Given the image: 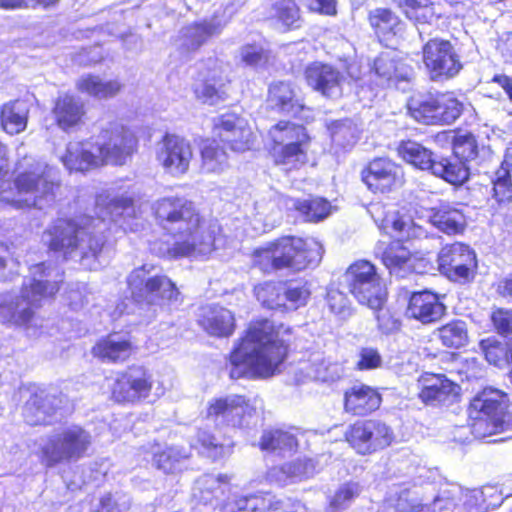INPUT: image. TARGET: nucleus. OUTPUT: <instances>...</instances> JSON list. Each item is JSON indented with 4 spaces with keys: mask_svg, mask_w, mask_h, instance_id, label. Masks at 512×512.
<instances>
[{
    "mask_svg": "<svg viewBox=\"0 0 512 512\" xmlns=\"http://www.w3.org/2000/svg\"><path fill=\"white\" fill-rule=\"evenodd\" d=\"M420 399L427 405H451L459 397L460 387L445 375H427L422 378Z\"/></svg>",
    "mask_w": 512,
    "mask_h": 512,
    "instance_id": "5701e85b",
    "label": "nucleus"
},
{
    "mask_svg": "<svg viewBox=\"0 0 512 512\" xmlns=\"http://www.w3.org/2000/svg\"><path fill=\"white\" fill-rule=\"evenodd\" d=\"M62 398L50 393L33 394L23 408L25 422L30 426L49 425L60 408Z\"/></svg>",
    "mask_w": 512,
    "mask_h": 512,
    "instance_id": "b1692460",
    "label": "nucleus"
},
{
    "mask_svg": "<svg viewBox=\"0 0 512 512\" xmlns=\"http://www.w3.org/2000/svg\"><path fill=\"white\" fill-rule=\"evenodd\" d=\"M93 443L92 434L78 424H65L41 436L35 443V454L47 468L77 462L84 458Z\"/></svg>",
    "mask_w": 512,
    "mask_h": 512,
    "instance_id": "6e6552de",
    "label": "nucleus"
},
{
    "mask_svg": "<svg viewBox=\"0 0 512 512\" xmlns=\"http://www.w3.org/2000/svg\"><path fill=\"white\" fill-rule=\"evenodd\" d=\"M362 181L372 192H389L400 183L402 169L388 158H376L362 170Z\"/></svg>",
    "mask_w": 512,
    "mask_h": 512,
    "instance_id": "aec40b11",
    "label": "nucleus"
},
{
    "mask_svg": "<svg viewBox=\"0 0 512 512\" xmlns=\"http://www.w3.org/2000/svg\"><path fill=\"white\" fill-rule=\"evenodd\" d=\"M76 86L80 92L99 99L114 97L122 88V84L116 79L103 80L91 74L81 76Z\"/></svg>",
    "mask_w": 512,
    "mask_h": 512,
    "instance_id": "58836bf2",
    "label": "nucleus"
},
{
    "mask_svg": "<svg viewBox=\"0 0 512 512\" xmlns=\"http://www.w3.org/2000/svg\"><path fill=\"white\" fill-rule=\"evenodd\" d=\"M437 125H450L462 114L464 105L453 93H437Z\"/></svg>",
    "mask_w": 512,
    "mask_h": 512,
    "instance_id": "8fccbe9b",
    "label": "nucleus"
},
{
    "mask_svg": "<svg viewBox=\"0 0 512 512\" xmlns=\"http://www.w3.org/2000/svg\"><path fill=\"white\" fill-rule=\"evenodd\" d=\"M198 323L208 334L216 337H229L235 329L233 313L217 305L203 307Z\"/></svg>",
    "mask_w": 512,
    "mask_h": 512,
    "instance_id": "bb28decb",
    "label": "nucleus"
},
{
    "mask_svg": "<svg viewBox=\"0 0 512 512\" xmlns=\"http://www.w3.org/2000/svg\"><path fill=\"white\" fill-rule=\"evenodd\" d=\"M214 126L220 141L232 151L243 152L251 148L252 131L243 118L234 113L223 114L215 120Z\"/></svg>",
    "mask_w": 512,
    "mask_h": 512,
    "instance_id": "412c9836",
    "label": "nucleus"
},
{
    "mask_svg": "<svg viewBox=\"0 0 512 512\" xmlns=\"http://www.w3.org/2000/svg\"><path fill=\"white\" fill-rule=\"evenodd\" d=\"M438 337L447 348L464 347L468 343L467 325L462 320H453L438 329Z\"/></svg>",
    "mask_w": 512,
    "mask_h": 512,
    "instance_id": "603ef678",
    "label": "nucleus"
},
{
    "mask_svg": "<svg viewBox=\"0 0 512 512\" xmlns=\"http://www.w3.org/2000/svg\"><path fill=\"white\" fill-rule=\"evenodd\" d=\"M382 356L376 348L363 347L359 351L358 370H372L381 367Z\"/></svg>",
    "mask_w": 512,
    "mask_h": 512,
    "instance_id": "338daca9",
    "label": "nucleus"
},
{
    "mask_svg": "<svg viewBox=\"0 0 512 512\" xmlns=\"http://www.w3.org/2000/svg\"><path fill=\"white\" fill-rule=\"evenodd\" d=\"M445 313V306L437 294L430 291L414 292L409 299L407 316L424 324L439 320Z\"/></svg>",
    "mask_w": 512,
    "mask_h": 512,
    "instance_id": "a878e982",
    "label": "nucleus"
},
{
    "mask_svg": "<svg viewBox=\"0 0 512 512\" xmlns=\"http://www.w3.org/2000/svg\"><path fill=\"white\" fill-rule=\"evenodd\" d=\"M97 218L79 215L71 219H58L43 235L50 250L60 252L67 258L79 257L83 265L96 269V261L100 257L106 242L105 231L114 223L123 231H137L136 209L130 197L111 198L101 193L95 198Z\"/></svg>",
    "mask_w": 512,
    "mask_h": 512,
    "instance_id": "f257e3e1",
    "label": "nucleus"
},
{
    "mask_svg": "<svg viewBox=\"0 0 512 512\" xmlns=\"http://www.w3.org/2000/svg\"><path fill=\"white\" fill-rule=\"evenodd\" d=\"M29 107L24 100H15L2 106L1 125L10 135L22 132L27 126Z\"/></svg>",
    "mask_w": 512,
    "mask_h": 512,
    "instance_id": "e433bc0d",
    "label": "nucleus"
},
{
    "mask_svg": "<svg viewBox=\"0 0 512 512\" xmlns=\"http://www.w3.org/2000/svg\"><path fill=\"white\" fill-rule=\"evenodd\" d=\"M132 350V344L126 335L112 333L101 338L92 348V353L103 362L117 363L127 360Z\"/></svg>",
    "mask_w": 512,
    "mask_h": 512,
    "instance_id": "c85d7f7f",
    "label": "nucleus"
},
{
    "mask_svg": "<svg viewBox=\"0 0 512 512\" xmlns=\"http://www.w3.org/2000/svg\"><path fill=\"white\" fill-rule=\"evenodd\" d=\"M323 255V247L313 238L283 236L267 242L252 254L254 267L270 274L278 270L297 271L317 266Z\"/></svg>",
    "mask_w": 512,
    "mask_h": 512,
    "instance_id": "0eeeda50",
    "label": "nucleus"
},
{
    "mask_svg": "<svg viewBox=\"0 0 512 512\" xmlns=\"http://www.w3.org/2000/svg\"><path fill=\"white\" fill-rule=\"evenodd\" d=\"M345 438L357 453L367 455L390 446L395 436L386 423L369 419L350 425L345 432Z\"/></svg>",
    "mask_w": 512,
    "mask_h": 512,
    "instance_id": "2eb2a0df",
    "label": "nucleus"
},
{
    "mask_svg": "<svg viewBox=\"0 0 512 512\" xmlns=\"http://www.w3.org/2000/svg\"><path fill=\"white\" fill-rule=\"evenodd\" d=\"M362 487L357 482H347L341 485L331 498L328 512H339L346 509L360 495Z\"/></svg>",
    "mask_w": 512,
    "mask_h": 512,
    "instance_id": "bf43d9fd",
    "label": "nucleus"
},
{
    "mask_svg": "<svg viewBox=\"0 0 512 512\" xmlns=\"http://www.w3.org/2000/svg\"><path fill=\"white\" fill-rule=\"evenodd\" d=\"M228 483L229 478L226 475H204L197 481L199 500L204 504L222 506Z\"/></svg>",
    "mask_w": 512,
    "mask_h": 512,
    "instance_id": "c9c22d12",
    "label": "nucleus"
},
{
    "mask_svg": "<svg viewBox=\"0 0 512 512\" xmlns=\"http://www.w3.org/2000/svg\"><path fill=\"white\" fill-rule=\"evenodd\" d=\"M17 169L18 174L12 183L7 147L0 143V202L16 209L51 206L59 188L55 170L33 157H24Z\"/></svg>",
    "mask_w": 512,
    "mask_h": 512,
    "instance_id": "39448f33",
    "label": "nucleus"
},
{
    "mask_svg": "<svg viewBox=\"0 0 512 512\" xmlns=\"http://www.w3.org/2000/svg\"><path fill=\"white\" fill-rule=\"evenodd\" d=\"M152 386V375L146 368L131 366L115 379L112 396L117 402L134 403L146 399Z\"/></svg>",
    "mask_w": 512,
    "mask_h": 512,
    "instance_id": "f3484780",
    "label": "nucleus"
},
{
    "mask_svg": "<svg viewBox=\"0 0 512 512\" xmlns=\"http://www.w3.org/2000/svg\"><path fill=\"white\" fill-rule=\"evenodd\" d=\"M398 153L406 162L421 170L431 171L436 160L429 149L412 140L402 141L398 146Z\"/></svg>",
    "mask_w": 512,
    "mask_h": 512,
    "instance_id": "c03bdc74",
    "label": "nucleus"
},
{
    "mask_svg": "<svg viewBox=\"0 0 512 512\" xmlns=\"http://www.w3.org/2000/svg\"><path fill=\"white\" fill-rule=\"evenodd\" d=\"M269 135L273 141L271 153L276 164L296 168L306 162L309 136L303 126L280 121L270 129Z\"/></svg>",
    "mask_w": 512,
    "mask_h": 512,
    "instance_id": "f8f14e48",
    "label": "nucleus"
},
{
    "mask_svg": "<svg viewBox=\"0 0 512 512\" xmlns=\"http://www.w3.org/2000/svg\"><path fill=\"white\" fill-rule=\"evenodd\" d=\"M240 55L243 63L254 69H266L273 65L275 60L272 51L261 44L244 45Z\"/></svg>",
    "mask_w": 512,
    "mask_h": 512,
    "instance_id": "864d4df0",
    "label": "nucleus"
},
{
    "mask_svg": "<svg viewBox=\"0 0 512 512\" xmlns=\"http://www.w3.org/2000/svg\"><path fill=\"white\" fill-rule=\"evenodd\" d=\"M437 93L412 97L408 102V112L417 122L425 125H437Z\"/></svg>",
    "mask_w": 512,
    "mask_h": 512,
    "instance_id": "ea45409f",
    "label": "nucleus"
},
{
    "mask_svg": "<svg viewBox=\"0 0 512 512\" xmlns=\"http://www.w3.org/2000/svg\"><path fill=\"white\" fill-rule=\"evenodd\" d=\"M508 396L500 390L484 389L468 408L471 433L475 438L503 432L512 425Z\"/></svg>",
    "mask_w": 512,
    "mask_h": 512,
    "instance_id": "1a4fd4ad",
    "label": "nucleus"
},
{
    "mask_svg": "<svg viewBox=\"0 0 512 512\" xmlns=\"http://www.w3.org/2000/svg\"><path fill=\"white\" fill-rule=\"evenodd\" d=\"M382 263L390 273L398 274L401 270L411 267V253L400 242L390 243L381 256Z\"/></svg>",
    "mask_w": 512,
    "mask_h": 512,
    "instance_id": "3c124183",
    "label": "nucleus"
},
{
    "mask_svg": "<svg viewBox=\"0 0 512 512\" xmlns=\"http://www.w3.org/2000/svg\"><path fill=\"white\" fill-rule=\"evenodd\" d=\"M154 214L162 228L175 238L173 244L152 251L171 259L205 256L214 248L213 233L206 228L195 204L184 197H163L153 204Z\"/></svg>",
    "mask_w": 512,
    "mask_h": 512,
    "instance_id": "f03ea898",
    "label": "nucleus"
},
{
    "mask_svg": "<svg viewBox=\"0 0 512 512\" xmlns=\"http://www.w3.org/2000/svg\"><path fill=\"white\" fill-rule=\"evenodd\" d=\"M31 279L24 281L19 294L0 295V322L37 338L45 333V320L36 313L43 300L53 297L63 281L61 269L45 262L30 268Z\"/></svg>",
    "mask_w": 512,
    "mask_h": 512,
    "instance_id": "20e7f679",
    "label": "nucleus"
},
{
    "mask_svg": "<svg viewBox=\"0 0 512 512\" xmlns=\"http://www.w3.org/2000/svg\"><path fill=\"white\" fill-rule=\"evenodd\" d=\"M310 296L306 282L301 280L283 282V302L285 309H297L304 306Z\"/></svg>",
    "mask_w": 512,
    "mask_h": 512,
    "instance_id": "4d7b16f0",
    "label": "nucleus"
},
{
    "mask_svg": "<svg viewBox=\"0 0 512 512\" xmlns=\"http://www.w3.org/2000/svg\"><path fill=\"white\" fill-rule=\"evenodd\" d=\"M288 210H295L300 213L304 221L318 222L326 218L330 213L331 205L323 198L295 199L280 196L277 201Z\"/></svg>",
    "mask_w": 512,
    "mask_h": 512,
    "instance_id": "473e14b6",
    "label": "nucleus"
},
{
    "mask_svg": "<svg viewBox=\"0 0 512 512\" xmlns=\"http://www.w3.org/2000/svg\"><path fill=\"white\" fill-rule=\"evenodd\" d=\"M304 79L312 90L332 99L343 95L345 84L355 82L360 87L366 84L356 63L349 64L346 71H342L330 63L314 61L305 67Z\"/></svg>",
    "mask_w": 512,
    "mask_h": 512,
    "instance_id": "9b49d317",
    "label": "nucleus"
},
{
    "mask_svg": "<svg viewBox=\"0 0 512 512\" xmlns=\"http://www.w3.org/2000/svg\"><path fill=\"white\" fill-rule=\"evenodd\" d=\"M197 443L200 446L201 453L213 460L222 458L230 452V448L228 446L219 443L212 434L206 431H198Z\"/></svg>",
    "mask_w": 512,
    "mask_h": 512,
    "instance_id": "680f3d73",
    "label": "nucleus"
},
{
    "mask_svg": "<svg viewBox=\"0 0 512 512\" xmlns=\"http://www.w3.org/2000/svg\"><path fill=\"white\" fill-rule=\"evenodd\" d=\"M429 222L447 235L461 234L466 227V217L457 204L448 201L439 203L428 210Z\"/></svg>",
    "mask_w": 512,
    "mask_h": 512,
    "instance_id": "393cba45",
    "label": "nucleus"
},
{
    "mask_svg": "<svg viewBox=\"0 0 512 512\" xmlns=\"http://www.w3.org/2000/svg\"><path fill=\"white\" fill-rule=\"evenodd\" d=\"M345 281L357 301L373 310L384 302V293L375 266L366 260H359L349 266Z\"/></svg>",
    "mask_w": 512,
    "mask_h": 512,
    "instance_id": "ddd939ff",
    "label": "nucleus"
},
{
    "mask_svg": "<svg viewBox=\"0 0 512 512\" xmlns=\"http://www.w3.org/2000/svg\"><path fill=\"white\" fill-rule=\"evenodd\" d=\"M492 196L499 204H508L512 201V181L509 171L498 169L492 179Z\"/></svg>",
    "mask_w": 512,
    "mask_h": 512,
    "instance_id": "052dcab7",
    "label": "nucleus"
},
{
    "mask_svg": "<svg viewBox=\"0 0 512 512\" xmlns=\"http://www.w3.org/2000/svg\"><path fill=\"white\" fill-rule=\"evenodd\" d=\"M317 471V465L313 459L299 458L279 467L272 468L268 472V478L271 482L285 486L289 483L299 482L313 477Z\"/></svg>",
    "mask_w": 512,
    "mask_h": 512,
    "instance_id": "cd10ccee",
    "label": "nucleus"
},
{
    "mask_svg": "<svg viewBox=\"0 0 512 512\" xmlns=\"http://www.w3.org/2000/svg\"><path fill=\"white\" fill-rule=\"evenodd\" d=\"M376 76L375 85H389L394 77H398V62L392 52H383L375 60L370 71Z\"/></svg>",
    "mask_w": 512,
    "mask_h": 512,
    "instance_id": "5fc2aeb1",
    "label": "nucleus"
},
{
    "mask_svg": "<svg viewBox=\"0 0 512 512\" xmlns=\"http://www.w3.org/2000/svg\"><path fill=\"white\" fill-rule=\"evenodd\" d=\"M201 158L204 172L221 173L228 167V154L216 139L203 141Z\"/></svg>",
    "mask_w": 512,
    "mask_h": 512,
    "instance_id": "a19ab883",
    "label": "nucleus"
},
{
    "mask_svg": "<svg viewBox=\"0 0 512 512\" xmlns=\"http://www.w3.org/2000/svg\"><path fill=\"white\" fill-rule=\"evenodd\" d=\"M491 321L496 332L512 343V312L498 309L492 313Z\"/></svg>",
    "mask_w": 512,
    "mask_h": 512,
    "instance_id": "69168bd1",
    "label": "nucleus"
},
{
    "mask_svg": "<svg viewBox=\"0 0 512 512\" xmlns=\"http://www.w3.org/2000/svg\"><path fill=\"white\" fill-rule=\"evenodd\" d=\"M275 16L283 26L293 27L300 19V11L292 0H281L274 5Z\"/></svg>",
    "mask_w": 512,
    "mask_h": 512,
    "instance_id": "e2e57ef3",
    "label": "nucleus"
},
{
    "mask_svg": "<svg viewBox=\"0 0 512 512\" xmlns=\"http://www.w3.org/2000/svg\"><path fill=\"white\" fill-rule=\"evenodd\" d=\"M381 401V395L375 389L365 385L354 386L345 393V410L364 416L377 410Z\"/></svg>",
    "mask_w": 512,
    "mask_h": 512,
    "instance_id": "7c9ffc66",
    "label": "nucleus"
},
{
    "mask_svg": "<svg viewBox=\"0 0 512 512\" xmlns=\"http://www.w3.org/2000/svg\"><path fill=\"white\" fill-rule=\"evenodd\" d=\"M281 329L269 319L251 322L229 354L230 378L266 379L278 373L287 355Z\"/></svg>",
    "mask_w": 512,
    "mask_h": 512,
    "instance_id": "7ed1b4c3",
    "label": "nucleus"
},
{
    "mask_svg": "<svg viewBox=\"0 0 512 512\" xmlns=\"http://www.w3.org/2000/svg\"><path fill=\"white\" fill-rule=\"evenodd\" d=\"M137 146L134 133L118 123L103 128L95 142H69L61 162L70 172H84L104 164L123 165Z\"/></svg>",
    "mask_w": 512,
    "mask_h": 512,
    "instance_id": "423d86ee",
    "label": "nucleus"
},
{
    "mask_svg": "<svg viewBox=\"0 0 512 512\" xmlns=\"http://www.w3.org/2000/svg\"><path fill=\"white\" fill-rule=\"evenodd\" d=\"M223 27L224 24L217 17L194 22L181 30L183 45L189 50H196L210 38L219 35Z\"/></svg>",
    "mask_w": 512,
    "mask_h": 512,
    "instance_id": "2f4dec72",
    "label": "nucleus"
},
{
    "mask_svg": "<svg viewBox=\"0 0 512 512\" xmlns=\"http://www.w3.org/2000/svg\"><path fill=\"white\" fill-rule=\"evenodd\" d=\"M397 6L415 24H430L437 19L428 0H397Z\"/></svg>",
    "mask_w": 512,
    "mask_h": 512,
    "instance_id": "49530a36",
    "label": "nucleus"
},
{
    "mask_svg": "<svg viewBox=\"0 0 512 512\" xmlns=\"http://www.w3.org/2000/svg\"><path fill=\"white\" fill-rule=\"evenodd\" d=\"M260 448L261 450L286 456L296 452L298 439L290 431L281 429L265 430L260 439Z\"/></svg>",
    "mask_w": 512,
    "mask_h": 512,
    "instance_id": "f704fd0d",
    "label": "nucleus"
},
{
    "mask_svg": "<svg viewBox=\"0 0 512 512\" xmlns=\"http://www.w3.org/2000/svg\"><path fill=\"white\" fill-rule=\"evenodd\" d=\"M283 507V500L277 499L270 493L240 496L235 500L238 511L250 512H278Z\"/></svg>",
    "mask_w": 512,
    "mask_h": 512,
    "instance_id": "37998d69",
    "label": "nucleus"
},
{
    "mask_svg": "<svg viewBox=\"0 0 512 512\" xmlns=\"http://www.w3.org/2000/svg\"><path fill=\"white\" fill-rule=\"evenodd\" d=\"M193 153L190 143L177 135L166 134L158 144L156 157L166 172L178 176L186 173Z\"/></svg>",
    "mask_w": 512,
    "mask_h": 512,
    "instance_id": "6ab92c4d",
    "label": "nucleus"
},
{
    "mask_svg": "<svg viewBox=\"0 0 512 512\" xmlns=\"http://www.w3.org/2000/svg\"><path fill=\"white\" fill-rule=\"evenodd\" d=\"M437 263L443 276L460 284L472 281L477 269L475 252L460 242L445 245L438 253Z\"/></svg>",
    "mask_w": 512,
    "mask_h": 512,
    "instance_id": "dca6fc26",
    "label": "nucleus"
},
{
    "mask_svg": "<svg viewBox=\"0 0 512 512\" xmlns=\"http://www.w3.org/2000/svg\"><path fill=\"white\" fill-rule=\"evenodd\" d=\"M423 62L431 80L442 82L455 77L462 69L460 56L453 44L432 38L423 46Z\"/></svg>",
    "mask_w": 512,
    "mask_h": 512,
    "instance_id": "4468645a",
    "label": "nucleus"
},
{
    "mask_svg": "<svg viewBox=\"0 0 512 512\" xmlns=\"http://www.w3.org/2000/svg\"><path fill=\"white\" fill-rule=\"evenodd\" d=\"M255 414L252 407L243 396L229 395L213 399L209 402L206 417L217 425L227 424L233 427L248 425Z\"/></svg>",
    "mask_w": 512,
    "mask_h": 512,
    "instance_id": "a211bd4d",
    "label": "nucleus"
},
{
    "mask_svg": "<svg viewBox=\"0 0 512 512\" xmlns=\"http://www.w3.org/2000/svg\"><path fill=\"white\" fill-rule=\"evenodd\" d=\"M257 300L268 309H281L284 307L283 282H265L254 288Z\"/></svg>",
    "mask_w": 512,
    "mask_h": 512,
    "instance_id": "6e6d98bb",
    "label": "nucleus"
},
{
    "mask_svg": "<svg viewBox=\"0 0 512 512\" xmlns=\"http://www.w3.org/2000/svg\"><path fill=\"white\" fill-rule=\"evenodd\" d=\"M327 304L331 312L341 317L351 314L350 301L346 294L338 289H330L327 292Z\"/></svg>",
    "mask_w": 512,
    "mask_h": 512,
    "instance_id": "0e129e2a",
    "label": "nucleus"
},
{
    "mask_svg": "<svg viewBox=\"0 0 512 512\" xmlns=\"http://www.w3.org/2000/svg\"><path fill=\"white\" fill-rule=\"evenodd\" d=\"M268 101L274 109L292 116H298L305 108L293 85L285 81H277L269 86Z\"/></svg>",
    "mask_w": 512,
    "mask_h": 512,
    "instance_id": "c756f323",
    "label": "nucleus"
},
{
    "mask_svg": "<svg viewBox=\"0 0 512 512\" xmlns=\"http://www.w3.org/2000/svg\"><path fill=\"white\" fill-rule=\"evenodd\" d=\"M131 297L138 304L164 305L178 300L175 284L154 265L144 264L127 277Z\"/></svg>",
    "mask_w": 512,
    "mask_h": 512,
    "instance_id": "9d476101",
    "label": "nucleus"
},
{
    "mask_svg": "<svg viewBox=\"0 0 512 512\" xmlns=\"http://www.w3.org/2000/svg\"><path fill=\"white\" fill-rule=\"evenodd\" d=\"M328 129L332 143L343 150L351 148L359 139V130L350 119L335 121Z\"/></svg>",
    "mask_w": 512,
    "mask_h": 512,
    "instance_id": "09e8293b",
    "label": "nucleus"
},
{
    "mask_svg": "<svg viewBox=\"0 0 512 512\" xmlns=\"http://www.w3.org/2000/svg\"><path fill=\"white\" fill-rule=\"evenodd\" d=\"M128 507V502L119 504L111 494H105L92 504L91 512H122Z\"/></svg>",
    "mask_w": 512,
    "mask_h": 512,
    "instance_id": "774afa93",
    "label": "nucleus"
},
{
    "mask_svg": "<svg viewBox=\"0 0 512 512\" xmlns=\"http://www.w3.org/2000/svg\"><path fill=\"white\" fill-rule=\"evenodd\" d=\"M228 84L229 79L223 68L216 61H210L206 73L195 84L194 93L203 103L214 105L227 98Z\"/></svg>",
    "mask_w": 512,
    "mask_h": 512,
    "instance_id": "4be33fe9",
    "label": "nucleus"
},
{
    "mask_svg": "<svg viewBox=\"0 0 512 512\" xmlns=\"http://www.w3.org/2000/svg\"><path fill=\"white\" fill-rule=\"evenodd\" d=\"M369 22L380 40H389L403 30V23L391 10L377 8L369 13Z\"/></svg>",
    "mask_w": 512,
    "mask_h": 512,
    "instance_id": "4c0bfd02",
    "label": "nucleus"
},
{
    "mask_svg": "<svg viewBox=\"0 0 512 512\" xmlns=\"http://www.w3.org/2000/svg\"><path fill=\"white\" fill-rule=\"evenodd\" d=\"M431 173L440 177L448 183L459 185L469 177V167L458 159L439 158L434 161Z\"/></svg>",
    "mask_w": 512,
    "mask_h": 512,
    "instance_id": "79ce46f5",
    "label": "nucleus"
},
{
    "mask_svg": "<svg viewBox=\"0 0 512 512\" xmlns=\"http://www.w3.org/2000/svg\"><path fill=\"white\" fill-rule=\"evenodd\" d=\"M503 498L494 487L474 490L466 495L464 507L467 512H487L501 505Z\"/></svg>",
    "mask_w": 512,
    "mask_h": 512,
    "instance_id": "a18cd8bd",
    "label": "nucleus"
},
{
    "mask_svg": "<svg viewBox=\"0 0 512 512\" xmlns=\"http://www.w3.org/2000/svg\"><path fill=\"white\" fill-rule=\"evenodd\" d=\"M453 154L456 159L466 164L478 155L476 138L471 133L457 134L452 141Z\"/></svg>",
    "mask_w": 512,
    "mask_h": 512,
    "instance_id": "13d9d810",
    "label": "nucleus"
},
{
    "mask_svg": "<svg viewBox=\"0 0 512 512\" xmlns=\"http://www.w3.org/2000/svg\"><path fill=\"white\" fill-rule=\"evenodd\" d=\"M53 114L58 126L67 131L81 122L85 114L84 104L81 99L65 94L56 100Z\"/></svg>",
    "mask_w": 512,
    "mask_h": 512,
    "instance_id": "72a5a7b5",
    "label": "nucleus"
},
{
    "mask_svg": "<svg viewBox=\"0 0 512 512\" xmlns=\"http://www.w3.org/2000/svg\"><path fill=\"white\" fill-rule=\"evenodd\" d=\"M153 464L164 473H173L180 469L181 463L188 459L189 451L177 447H166L164 450L153 451Z\"/></svg>",
    "mask_w": 512,
    "mask_h": 512,
    "instance_id": "de8ad7c7",
    "label": "nucleus"
}]
</instances>
